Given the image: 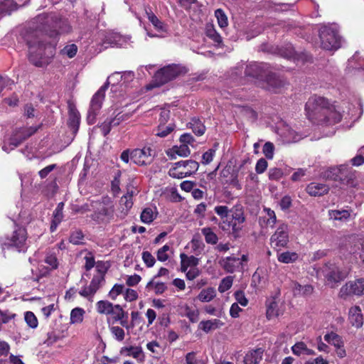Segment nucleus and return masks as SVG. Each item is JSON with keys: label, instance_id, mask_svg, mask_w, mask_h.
I'll return each mask as SVG.
<instances>
[{"label": "nucleus", "instance_id": "nucleus-1", "mask_svg": "<svg viewBox=\"0 0 364 364\" xmlns=\"http://www.w3.org/2000/svg\"><path fill=\"white\" fill-rule=\"evenodd\" d=\"M28 46V58L31 63L37 67H43L50 63L55 54V46L53 43H44L43 38L36 31L26 36Z\"/></svg>", "mask_w": 364, "mask_h": 364}, {"label": "nucleus", "instance_id": "nucleus-2", "mask_svg": "<svg viewBox=\"0 0 364 364\" xmlns=\"http://www.w3.org/2000/svg\"><path fill=\"white\" fill-rule=\"evenodd\" d=\"M97 273L93 276L89 284L82 287L79 294L92 302L95 294L104 285L105 282V276L109 268L106 262L98 261L95 264Z\"/></svg>", "mask_w": 364, "mask_h": 364}, {"label": "nucleus", "instance_id": "nucleus-3", "mask_svg": "<svg viewBox=\"0 0 364 364\" xmlns=\"http://www.w3.org/2000/svg\"><path fill=\"white\" fill-rule=\"evenodd\" d=\"M94 213L91 219L97 224H107L114 218V205L109 197H103L100 200L92 202Z\"/></svg>", "mask_w": 364, "mask_h": 364}, {"label": "nucleus", "instance_id": "nucleus-4", "mask_svg": "<svg viewBox=\"0 0 364 364\" xmlns=\"http://www.w3.org/2000/svg\"><path fill=\"white\" fill-rule=\"evenodd\" d=\"M305 109L308 118L314 122L319 123L329 112V103L327 100L321 96L314 95L306 103Z\"/></svg>", "mask_w": 364, "mask_h": 364}, {"label": "nucleus", "instance_id": "nucleus-5", "mask_svg": "<svg viewBox=\"0 0 364 364\" xmlns=\"http://www.w3.org/2000/svg\"><path fill=\"white\" fill-rule=\"evenodd\" d=\"M319 37L321 47L327 50H335L341 47V38L334 28L323 26L320 28Z\"/></svg>", "mask_w": 364, "mask_h": 364}, {"label": "nucleus", "instance_id": "nucleus-6", "mask_svg": "<svg viewBox=\"0 0 364 364\" xmlns=\"http://www.w3.org/2000/svg\"><path fill=\"white\" fill-rule=\"evenodd\" d=\"M198 168L199 164L194 160L180 161L169 169L168 174L172 178H183L195 173Z\"/></svg>", "mask_w": 364, "mask_h": 364}, {"label": "nucleus", "instance_id": "nucleus-7", "mask_svg": "<svg viewBox=\"0 0 364 364\" xmlns=\"http://www.w3.org/2000/svg\"><path fill=\"white\" fill-rule=\"evenodd\" d=\"M37 21L41 23H46L53 28L48 33L50 37H55L60 33H68L71 28L66 20H62L54 16L40 15L37 17Z\"/></svg>", "mask_w": 364, "mask_h": 364}, {"label": "nucleus", "instance_id": "nucleus-8", "mask_svg": "<svg viewBox=\"0 0 364 364\" xmlns=\"http://www.w3.org/2000/svg\"><path fill=\"white\" fill-rule=\"evenodd\" d=\"M27 232L25 228H18L7 237L3 245L8 248H14L18 252H24L26 245Z\"/></svg>", "mask_w": 364, "mask_h": 364}, {"label": "nucleus", "instance_id": "nucleus-9", "mask_svg": "<svg viewBox=\"0 0 364 364\" xmlns=\"http://www.w3.org/2000/svg\"><path fill=\"white\" fill-rule=\"evenodd\" d=\"M182 72V68L176 65H171L159 70L154 75V86L159 87L173 80Z\"/></svg>", "mask_w": 364, "mask_h": 364}, {"label": "nucleus", "instance_id": "nucleus-10", "mask_svg": "<svg viewBox=\"0 0 364 364\" xmlns=\"http://www.w3.org/2000/svg\"><path fill=\"white\" fill-rule=\"evenodd\" d=\"M107 89V85L105 84L92 97L87 117L90 123L94 122L96 115L97 114L99 110L101 109Z\"/></svg>", "mask_w": 364, "mask_h": 364}, {"label": "nucleus", "instance_id": "nucleus-11", "mask_svg": "<svg viewBox=\"0 0 364 364\" xmlns=\"http://www.w3.org/2000/svg\"><path fill=\"white\" fill-rule=\"evenodd\" d=\"M271 245L274 249L279 250L282 247H287L289 242V232L287 225L281 224L271 236Z\"/></svg>", "mask_w": 364, "mask_h": 364}, {"label": "nucleus", "instance_id": "nucleus-12", "mask_svg": "<svg viewBox=\"0 0 364 364\" xmlns=\"http://www.w3.org/2000/svg\"><path fill=\"white\" fill-rule=\"evenodd\" d=\"M130 159L139 166H146L153 161L154 151L150 147L136 149L131 151Z\"/></svg>", "mask_w": 364, "mask_h": 364}, {"label": "nucleus", "instance_id": "nucleus-13", "mask_svg": "<svg viewBox=\"0 0 364 364\" xmlns=\"http://www.w3.org/2000/svg\"><path fill=\"white\" fill-rule=\"evenodd\" d=\"M282 141L284 144L296 143L303 139V135L294 131L284 122H282L277 131Z\"/></svg>", "mask_w": 364, "mask_h": 364}, {"label": "nucleus", "instance_id": "nucleus-14", "mask_svg": "<svg viewBox=\"0 0 364 364\" xmlns=\"http://www.w3.org/2000/svg\"><path fill=\"white\" fill-rule=\"evenodd\" d=\"M363 294H364V279L362 278L346 283L339 291V296L343 299L349 295Z\"/></svg>", "mask_w": 364, "mask_h": 364}, {"label": "nucleus", "instance_id": "nucleus-15", "mask_svg": "<svg viewBox=\"0 0 364 364\" xmlns=\"http://www.w3.org/2000/svg\"><path fill=\"white\" fill-rule=\"evenodd\" d=\"M284 80L274 73H267L265 79L260 82L259 86L274 92H279L285 85Z\"/></svg>", "mask_w": 364, "mask_h": 364}, {"label": "nucleus", "instance_id": "nucleus-16", "mask_svg": "<svg viewBox=\"0 0 364 364\" xmlns=\"http://www.w3.org/2000/svg\"><path fill=\"white\" fill-rule=\"evenodd\" d=\"M350 246L348 247L349 252L354 255L355 259H360L364 262V239L355 236L349 237Z\"/></svg>", "mask_w": 364, "mask_h": 364}, {"label": "nucleus", "instance_id": "nucleus-17", "mask_svg": "<svg viewBox=\"0 0 364 364\" xmlns=\"http://www.w3.org/2000/svg\"><path fill=\"white\" fill-rule=\"evenodd\" d=\"M245 75L259 80L260 83L264 80L263 77L265 78L267 73L264 68V65L254 63L247 66L245 69Z\"/></svg>", "mask_w": 364, "mask_h": 364}, {"label": "nucleus", "instance_id": "nucleus-18", "mask_svg": "<svg viewBox=\"0 0 364 364\" xmlns=\"http://www.w3.org/2000/svg\"><path fill=\"white\" fill-rule=\"evenodd\" d=\"M348 167L341 165L338 167H331L323 173V177L333 181H342L346 177Z\"/></svg>", "mask_w": 364, "mask_h": 364}, {"label": "nucleus", "instance_id": "nucleus-19", "mask_svg": "<svg viewBox=\"0 0 364 364\" xmlns=\"http://www.w3.org/2000/svg\"><path fill=\"white\" fill-rule=\"evenodd\" d=\"M132 196V193H127L120 198L119 213L117 214V217L120 219H124L132 208L133 205Z\"/></svg>", "mask_w": 364, "mask_h": 364}, {"label": "nucleus", "instance_id": "nucleus-20", "mask_svg": "<svg viewBox=\"0 0 364 364\" xmlns=\"http://www.w3.org/2000/svg\"><path fill=\"white\" fill-rule=\"evenodd\" d=\"M327 267L328 269L326 271V277L328 282L338 283L346 278V273L341 271L338 267L332 264Z\"/></svg>", "mask_w": 364, "mask_h": 364}, {"label": "nucleus", "instance_id": "nucleus-21", "mask_svg": "<svg viewBox=\"0 0 364 364\" xmlns=\"http://www.w3.org/2000/svg\"><path fill=\"white\" fill-rule=\"evenodd\" d=\"M306 191L311 196H321L328 193L329 187L325 183L312 182L306 186Z\"/></svg>", "mask_w": 364, "mask_h": 364}, {"label": "nucleus", "instance_id": "nucleus-22", "mask_svg": "<svg viewBox=\"0 0 364 364\" xmlns=\"http://www.w3.org/2000/svg\"><path fill=\"white\" fill-rule=\"evenodd\" d=\"M348 319L353 326L360 328L363 324L361 309L358 306L351 307L348 312Z\"/></svg>", "mask_w": 364, "mask_h": 364}, {"label": "nucleus", "instance_id": "nucleus-23", "mask_svg": "<svg viewBox=\"0 0 364 364\" xmlns=\"http://www.w3.org/2000/svg\"><path fill=\"white\" fill-rule=\"evenodd\" d=\"M222 267L227 272L232 273L240 268L241 261L240 258L235 257H228L220 261Z\"/></svg>", "mask_w": 364, "mask_h": 364}, {"label": "nucleus", "instance_id": "nucleus-24", "mask_svg": "<svg viewBox=\"0 0 364 364\" xmlns=\"http://www.w3.org/2000/svg\"><path fill=\"white\" fill-rule=\"evenodd\" d=\"M291 288L295 296H309L312 294L314 290L311 285L306 284L302 286L298 282H293Z\"/></svg>", "mask_w": 364, "mask_h": 364}, {"label": "nucleus", "instance_id": "nucleus-25", "mask_svg": "<svg viewBox=\"0 0 364 364\" xmlns=\"http://www.w3.org/2000/svg\"><path fill=\"white\" fill-rule=\"evenodd\" d=\"M292 353L297 356L301 355H315V351L312 349H310L307 347L306 344L302 341H299L296 343L291 347Z\"/></svg>", "mask_w": 364, "mask_h": 364}, {"label": "nucleus", "instance_id": "nucleus-26", "mask_svg": "<svg viewBox=\"0 0 364 364\" xmlns=\"http://www.w3.org/2000/svg\"><path fill=\"white\" fill-rule=\"evenodd\" d=\"M341 114L335 110L334 107L329 106V112L323 116V119L325 120H321L318 124H332L338 123L341 119Z\"/></svg>", "mask_w": 364, "mask_h": 364}, {"label": "nucleus", "instance_id": "nucleus-27", "mask_svg": "<svg viewBox=\"0 0 364 364\" xmlns=\"http://www.w3.org/2000/svg\"><path fill=\"white\" fill-rule=\"evenodd\" d=\"M350 216V212L348 210H328V217L331 220L346 222Z\"/></svg>", "mask_w": 364, "mask_h": 364}, {"label": "nucleus", "instance_id": "nucleus-28", "mask_svg": "<svg viewBox=\"0 0 364 364\" xmlns=\"http://www.w3.org/2000/svg\"><path fill=\"white\" fill-rule=\"evenodd\" d=\"M96 310L100 314L109 315L114 312V305L107 300H101L96 303Z\"/></svg>", "mask_w": 364, "mask_h": 364}, {"label": "nucleus", "instance_id": "nucleus-29", "mask_svg": "<svg viewBox=\"0 0 364 364\" xmlns=\"http://www.w3.org/2000/svg\"><path fill=\"white\" fill-rule=\"evenodd\" d=\"M263 351L261 349H257L247 353L245 358V364H259L262 360Z\"/></svg>", "mask_w": 364, "mask_h": 364}, {"label": "nucleus", "instance_id": "nucleus-30", "mask_svg": "<svg viewBox=\"0 0 364 364\" xmlns=\"http://www.w3.org/2000/svg\"><path fill=\"white\" fill-rule=\"evenodd\" d=\"M223 325L224 323L218 319L203 321L200 323V328L206 333L217 329Z\"/></svg>", "mask_w": 364, "mask_h": 364}, {"label": "nucleus", "instance_id": "nucleus-31", "mask_svg": "<svg viewBox=\"0 0 364 364\" xmlns=\"http://www.w3.org/2000/svg\"><path fill=\"white\" fill-rule=\"evenodd\" d=\"M264 211L266 213V215L262 216L259 218L260 223H264L266 225L271 228L274 227L277 222V217L274 210L270 208H264Z\"/></svg>", "mask_w": 364, "mask_h": 364}, {"label": "nucleus", "instance_id": "nucleus-32", "mask_svg": "<svg viewBox=\"0 0 364 364\" xmlns=\"http://www.w3.org/2000/svg\"><path fill=\"white\" fill-rule=\"evenodd\" d=\"M232 221V223H244L245 217L243 208L241 205H235L231 210Z\"/></svg>", "mask_w": 364, "mask_h": 364}, {"label": "nucleus", "instance_id": "nucleus-33", "mask_svg": "<svg viewBox=\"0 0 364 364\" xmlns=\"http://www.w3.org/2000/svg\"><path fill=\"white\" fill-rule=\"evenodd\" d=\"M23 139L20 136L19 133L17 132L9 138L8 142L5 143L3 146L2 149L4 151L9 152V150L14 149L15 147H17L21 143H22Z\"/></svg>", "mask_w": 364, "mask_h": 364}, {"label": "nucleus", "instance_id": "nucleus-34", "mask_svg": "<svg viewBox=\"0 0 364 364\" xmlns=\"http://www.w3.org/2000/svg\"><path fill=\"white\" fill-rule=\"evenodd\" d=\"M125 75H129L130 78H134V74L132 71H127L124 72L123 73L120 72H115L108 77L107 82L105 84H107V85L110 83H112V85L117 84L119 82L122 80L123 76Z\"/></svg>", "mask_w": 364, "mask_h": 364}, {"label": "nucleus", "instance_id": "nucleus-35", "mask_svg": "<svg viewBox=\"0 0 364 364\" xmlns=\"http://www.w3.org/2000/svg\"><path fill=\"white\" fill-rule=\"evenodd\" d=\"M120 353L128 356H132L134 358H139L142 355L143 351L140 346H129L122 348Z\"/></svg>", "mask_w": 364, "mask_h": 364}, {"label": "nucleus", "instance_id": "nucleus-36", "mask_svg": "<svg viewBox=\"0 0 364 364\" xmlns=\"http://www.w3.org/2000/svg\"><path fill=\"white\" fill-rule=\"evenodd\" d=\"M216 296V291L214 288L209 287L203 289L198 294V299L202 302H209Z\"/></svg>", "mask_w": 364, "mask_h": 364}, {"label": "nucleus", "instance_id": "nucleus-37", "mask_svg": "<svg viewBox=\"0 0 364 364\" xmlns=\"http://www.w3.org/2000/svg\"><path fill=\"white\" fill-rule=\"evenodd\" d=\"M299 256L295 252H284L278 255L277 259L280 262L288 264L297 260Z\"/></svg>", "mask_w": 364, "mask_h": 364}, {"label": "nucleus", "instance_id": "nucleus-38", "mask_svg": "<svg viewBox=\"0 0 364 364\" xmlns=\"http://www.w3.org/2000/svg\"><path fill=\"white\" fill-rule=\"evenodd\" d=\"M324 340L327 343L334 346L335 348L343 346V342L341 337L333 332L326 334L324 336Z\"/></svg>", "mask_w": 364, "mask_h": 364}, {"label": "nucleus", "instance_id": "nucleus-39", "mask_svg": "<svg viewBox=\"0 0 364 364\" xmlns=\"http://www.w3.org/2000/svg\"><path fill=\"white\" fill-rule=\"evenodd\" d=\"M85 311L83 309L76 307L71 311L70 313V323H80L83 321L84 314Z\"/></svg>", "mask_w": 364, "mask_h": 364}, {"label": "nucleus", "instance_id": "nucleus-40", "mask_svg": "<svg viewBox=\"0 0 364 364\" xmlns=\"http://www.w3.org/2000/svg\"><path fill=\"white\" fill-rule=\"evenodd\" d=\"M189 124L190 128L196 134L201 136L205 133V127L200 119L193 118L189 122Z\"/></svg>", "mask_w": 364, "mask_h": 364}, {"label": "nucleus", "instance_id": "nucleus-41", "mask_svg": "<svg viewBox=\"0 0 364 364\" xmlns=\"http://www.w3.org/2000/svg\"><path fill=\"white\" fill-rule=\"evenodd\" d=\"M1 14L4 16L10 14L12 11L16 9V5L13 0H0Z\"/></svg>", "mask_w": 364, "mask_h": 364}, {"label": "nucleus", "instance_id": "nucleus-42", "mask_svg": "<svg viewBox=\"0 0 364 364\" xmlns=\"http://www.w3.org/2000/svg\"><path fill=\"white\" fill-rule=\"evenodd\" d=\"M156 217V213H155L151 208H144L140 215L141 222L146 224L151 223Z\"/></svg>", "mask_w": 364, "mask_h": 364}, {"label": "nucleus", "instance_id": "nucleus-43", "mask_svg": "<svg viewBox=\"0 0 364 364\" xmlns=\"http://www.w3.org/2000/svg\"><path fill=\"white\" fill-rule=\"evenodd\" d=\"M206 35L210 38L214 43L217 44V46H220L223 39L220 35L216 31L214 27L212 25L207 26L206 27Z\"/></svg>", "mask_w": 364, "mask_h": 364}, {"label": "nucleus", "instance_id": "nucleus-44", "mask_svg": "<svg viewBox=\"0 0 364 364\" xmlns=\"http://www.w3.org/2000/svg\"><path fill=\"white\" fill-rule=\"evenodd\" d=\"M202 234L205 237V240L208 244L215 245L217 243L218 238L217 235L210 228H204L201 230Z\"/></svg>", "mask_w": 364, "mask_h": 364}, {"label": "nucleus", "instance_id": "nucleus-45", "mask_svg": "<svg viewBox=\"0 0 364 364\" xmlns=\"http://www.w3.org/2000/svg\"><path fill=\"white\" fill-rule=\"evenodd\" d=\"M112 46L122 47L127 43V39L118 33L113 34L108 40Z\"/></svg>", "mask_w": 364, "mask_h": 364}, {"label": "nucleus", "instance_id": "nucleus-46", "mask_svg": "<svg viewBox=\"0 0 364 364\" xmlns=\"http://www.w3.org/2000/svg\"><path fill=\"white\" fill-rule=\"evenodd\" d=\"M146 289L154 288L156 294H163L167 289L166 286L163 282H154V279H151L146 284Z\"/></svg>", "mask_w": 364, "mask_h": 364}, {"label": "nucleus", "instance_id": "nucleus-47", "mask_svg": "<svg viewBox=\"0 0 364 364\" xmlns=\"http://www.w3.org/2000/svg\"><path fill=\"white\" fill-rule=\"evenodd\" d=\"M279 304L276 301H272L267 309V316L268 318L279 316L282 314V311L278 308Z\"/></svg>", "mask_w": 364, "mask_h": 364}, {"label": "nucleus", "instance_id": "nucleus-48", "mask_svg": "<svg viewBox=\"0 0 364 364\" xmlns=\"http://www.w3.org/2000/svg\"><path fill=\"white\" fill-rule=\"evenodd\" d=\"M174 127L172 124H169L166 127L165 125L159 124L155 134L159 137H166L174 129Z\"/></svg>", "mask_w": 364, "mask_h": 364}, {"label": "nucleus", "instance_id": "nucleus-49", "mask_svg": "<svg viewBox=\"0 0 364 364\" xmlns=\"http://www.w3.org/2000/svg\"><path fill=\"white\" fill-rule=\"evenodd\" d=\"M215 16L216 17L218 23L220 28H225L228 26V17H227L226 14H225V12L222 9H218L215 10Z\"/></svg>", "mask_w": 364, "mask_h": 364}, {"label": "nucleus", "instance_id": "nucleus-50", "mask_svg": "<svg viewBox=\"0 0 364 364\" xmlns=\"http://www.w3.org/2000/svg\"><path fill=\"white\" fill-rule=\"evenodd\" d=\"M149 21L153 25L155 30L158 32L166 33L167 31V26L163 21H161L156 16H152V18Z\"/></svg>", "mask_w": 364, "mask_h": 364}, {"label": "nucleus", "instance_id": "nucleus-51", "mask_svg": "<svg viewBox=\"0 0 364 364\" xmlns=\"http://www.w3.org/2000/svg\"><path fill=\"white\" fill-rule=\"evenodd\" d=\"M181 260L188 267L194 268L199 263L198 258L194 256H188L185 253H181L180 255Z\"/></svg>", "mask_w": 364, "mask_h": 364}, {"label": "nucleus", "instance_id": "nucleus-52", "mask_svg": "<svg viewBox=\"0 0 364 364\" xmlns=\"http://www.w3.org/2000/svg\"><path fill=\"white\" fill-rule=\"evenodd\" d=\"M170 249L171 247L168 245H165L162 247L159 248L156 252L157 259L160 262H166L169 259L168 252Z\"/></svg>", "mask_w": 364, "mask_h": 364}, {"label": "nucleus", "instance_id": "nucleus-53", "mask_svg": "<svg viewBox=\"0 0 364 364\" xmlns=\"http://www.w3.org/2000/svg\"><path fill=\"white\" fill-rule=\"evenodd\" d=\"M233 282V277L231 276H228L222 279L220 282L219 287H218V291L220 293H223L228 289H230L232 285Z\"/></svg>", "mask_w": 364, "mask_h": 364}, {"label": "nucleus", "instance_id": "nucleus-54", "mask_svg": "<svg viewBox=\"0 0 364 364\" xmlns=\"http://www.w3.org/2000/svg\"><path fill=\"white\" fill-rule=\"evenodd\" d=\"M24 318L29 327L36 328L38 326L37 318L33 312L26 311L25 313Z\"/></svg>", "mask_w": 364, "mask_h": 364}, {"label": "nucleus", "instance_id": "nucleus-55", "mask_svg": "<svg viewBox=\"0 0 364 364\" xmlns=\"http://www.w3.org/2000/svg\"><path fill=\"white\" fill-rule=\"evenodd\" d=\"M141 258L146 266L149 268L152 267L156 263L154 257L149 251H144L141 254Z\"/></svg>", "mask_w": 364, "mask_h": 364}, {"label": "nucleus", "instance_id": "nucleus-56", "mask_svg": "<svg viewBox=\"0 0 364 364\" xmlns=\"http://www.w3.org/2000/svg\"><path fill=\"white\" fill-rule=\"evenodd\" d=\"M77 51V46L75 44H70L65 46L63 49L61 50V53L67 55L70 58H72L76 55Z\"/></svg>", "mask_w": 364, "mask_h": 364}, {"label": "nucleus", "instance_id": "nucleus-57", "mask_svg": "<svg viewBox=\"0 0 364 364\" xmlns=\"http://www.w3.org/2000/svg\"><path fill=\"white\" fill-rule=\"evenodd\" d=\"M110 331L115 339L118 341H122L124 339V331L119 326H112Z\"/></svg>", "mask_w": 364, "mask_h": 364}, {"label": "nucleus", "instance_id": "nucleus-58", "mask_svg": "<svg viewBox=\"0 0 364 364\" xmlns=\"http://www.w3.org/2000/svg\"><path fill=\"white\" fill-rule=\"evenodd\" d=\"M84 238V235L81 230H75L73 232L70 236V242L74 245H79L82 243Z\"/></svg>", "mask_w": 364, "mask_h": 364}, {"label": "nucleus", "instance_id": "nucleus-59", "mask_svg": "<svg viewBox=\"0 0 364 364\" xmlns=\"http://www.w3.org/2000/svg\"><path fill=\"white\" fill-rule=\"evenodd\" d=\"M124 288V287L123 284H114L112 289L109 292V296L112 300H115L117 296H119L123 292Z\"/></svg>", "mask_w": 364, "mask_h": 364}, {"label": "nucleus", "instance_id": "nucleus-60", "mask_svg": "<svg viewBox=\"0 0 364 364\" xmlns=\"http://www.w3.org/2000/svg\"><path fill=\"white\" fill-rule=\"evenodd\" d=\"M274 150V146L272 142H266L264 144V145L263 146V149H262L263 154L269 159H273Z\"/></svg>", "mask_w": 364, "mask_h": 364}, {"label": "nucleus", "instance_id": "nucleus-61", "mask_svg": "<svg viewBox=\"0 0 364 364\" xmlns=\"http://www.w3.org/2000/svg\"><path fill=\"white\" fill-rule=\"evenodd\" d=\"M37 131V128L34 127H31L27 129H22L17 131L19 133L20 136L22 138L23 141L26 140L27 138L31 136Z\"/></svg>", "mask_w": 364, "mask_h": 364}, {"label": "nucleus", "instance_id": "nucleus-62", "mask_svg": "<svg viewBox=\"0 0 364 364\" xmlns=\"http://www.w3.org/2000/svg\"><path fill=\"white\" fill-rule=\"evenodd\" d=\"M173 149L180 156H187L191 153V150L187 144H181L179 146H175Z\"/></svg>", "mask_w": 364, "mask_h": 364}, {"label": "nucleus", "instance_id": "nucleus-63", "mask_svg": "<svg viewBox=\"0 0 364 364\" xmlns=\"http://www.w3.org/2000/svg\"><path fill=\"white\" fill-rule=\"evenodd\" d=\"M85 260V269L86 271H90L92 267H94L96 264L95 261V257L92 255V253L88 252L84 257Z\"/></svg>", "mask_w": 364, "mask_h": 364}, {"label": "nucleus", "instance_id": "nucleus-64", "mask_svg": "<svg viewBox=\"0 0 364 364\" xmlns=\"http://www.w3.org/2000/svg\"><path fill=\"white\" fill-rule=\"evenodd\" d=\"M45 262L49 266V269H56L58 266V262L56 257L54 255H47L45 259Z\"/></svg>", "mask_w": 364, "mask_h": 364}]
</instances>
